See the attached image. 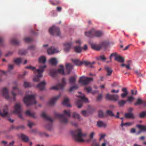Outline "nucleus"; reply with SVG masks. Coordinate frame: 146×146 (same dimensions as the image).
Instances as JSON below:
<instances>
[{
    "label": "nucleus",
    "instance_id": "nucleus-1",
    "mask_svg": "<svg viewBox=\"0 0 146 146\" xmlns=\"http://www.w3.org/2000/svg\"><path fill=\"white\" fill-rule=\"evenodd\" d=\"M46 67V64H42L39 66V68L38 69H36L35 67L31 66H27L25 67V68L33 70L35 72H36L38 74L33 79L34 81L37 82L39 81L40 78L42 77V74L44 72L45 69Z\"/></svg>",
    "mask_w": 146,
    "mask_h": 146
},
{
    "label": "nucleus",
    "instance_id": "nucleus-2",
    "mask_svg": "<svg viewBox=\"0 0 146 146\" xmlns=\"http://www.w3.org/2000/svg\"><path fill=\"white\" fill-rule=\"evenodd\" d=\"M65 115H66L68 117H70L71 113L69 110H64L63 114L57 113L54 114V116L55 117L60 118V121L61 123L66 124L68 122V119L65 117Z\"/></svg>",
    "mask_w": 146,
    "mask_h": 146
},
{
    "label": "nucleus",
    "instance_id": "nucleus-3",
    "mask_svg": "<svg viewBox=\"0 0 146 146\" xmlns=\"http://www.w3.org/2000/svg\"><path fill=\"white\" fill-rule=\"evenodd\" d=\"M70 133L74 139L77 141H83V137L86 136L85 133H82L80 129H78L74 131H71Z\"/></svg>",
    "mask_w": 146,
    "mask_h": 146
},
{
    "label": "nucleus",
    "instance_id": "nucleus-4",
    "mask_svg": "<svg viewBox=\"0 0 146 146\" xmlns=\"http://www.w3.org/2000/svg\"><path fill=\"white\" fill-rule=\"evenodd\" d=\"M23 101L27 106L35 104L36 103L34 95H29L25 96L24 98Z\"/></svg>",
    "mask_w": 146,
    "mask_h": 146
},
{
    "label": "nucleus",
    "instance_id": "nucleus-5",
    "mask_svg": "<svg viewBox=\"0 0 146 146\" xmlns=\"http://www.w3.org/2000/svg\"><path fill=\"white\" fill-rule=\"evenodd\" d=\"M85 35L89 37H100L103 35V33L99 31H96L93 29L90 31L85 32Z\"/></svg>",
    "mask_w": 146,
    "mask_h": 146
},
{
    "label": "nucleus",
    "instance_id": "nucleus-6",
    "mask_svg": "<svg viewBox=\"0 0 146 146\" xmlns=\"http://www.w3.org/2000/svg\"><path fill=\"white\" fill-rule=\"evenodd\" d=\"M41 115L42 117L50 122V123L46 125V128L48 130H51L52 128V122L53 121V119L51 117L46 115L44 112H42Z\"/></svg>",
    "mask_w": 146,
    "mask_h": 146
},
{
    "label": "nucleus",
    "instance_id": "nucleus-7",
    "mask_svg": "<svg viewBox=\"0 0 146 146\" xmlns=\"http://www.w3.org/2000/svg\"><path fill=\"white\" fill-rule=\"evenodd\" d=\"M49 31L50 33L52 35L60 36V34L59 28L55 26L50 27L49 29Z\"/></svg>",
    "mask_w": 146,
    "mask_h": 146
},
{
    "label": "nucleus",
    "instance_id": "nucleus-8",
    "mask_svg": "<svg viewBox=\"0 0 146 146\" xmlns=\"http://www.w3.org/2000/svg\"><path fill=\"white\" fill-rule=\"evenodd\" d=\"M78 97L80 99L77 100L76 104L78 108H81L82 105V102H87L88 99L85 97L84 94H83L81 96H79Z\"/></svg>",
    "mask_w": 146,
    "mask_h": 146
},
{
    "label": "nucleus",
    "instance_id": "nucleus-9",
    "mask_svg": "<svg viewBox=\"0 0 146 146\" xmlns=\"http://www.w3.org/2000/svg\"><path fill=\"white\" fill-rule=\"evenodd\" d=\"M93 78L86 77L84 76L80 77L79 82L84 85H88L91 81L93 80Z\"/></svg>",
    "mask_w": 146,
    "mask_h": 146
},
{
    "label": "nucleus",
    "instance_id": "nucleus-10",
    "mask_svg": "<svg viewBox=\"0 0 146 146\" xmlns=\"http://www.w3.org/2000/svg\"><path fill=\"white\" fill-rule=\"evenodd\" d=\"M21 105L19 103H17L15 106L14 110L13 112L17 114H18V116L19 118L21 119H23L21 113Z\"/></svg>",
    "mask_w": 146,
    "mask_h": 146
},
{
    "label": "nucleus",
    "instance_id": "nucleus-11",
    "mask_svg": "<svg viewBox=\"0 0 146 146\" xmlns=\"http://www.w3.org/2000/svg\"><path fill=\"white\" fill-rule=\"evenodd\" d=\"M106 98L108 100L116 101L119 100V96L117 94L111 95L107 94L106 96Z\"/></svg>",
    "mask_w": 146,
    "mask_h": 146
},
{
    "label": "nucleus",
    "instance_id": "nucleus-12",
    "mask_svg": "<svg viewBox=\"0 0 146 146\" xmlns=\"http://www.w3.org/2000/svg\"><path fill=\"white\" fill-rule=\"evenodd\" d=\"M72 61L74 64H94L96 63L95 61H93L92 63L88 61H80L79 59H72Z\"/></svg>",
    "mask_w": 146,
    "mask_h": 146
},
{
    "label": "nucleus",
    "instance_id": "nucleus-13",
    "mask_svg": "<svg viewBox=\"0 0 146 146\" xmlns=\"http://www.w3.org/2000/svg\"><path fill=\"white\" fill-rule=\"evenodd\" d=\"M20 92L21 90L18 89L17 86H15L13 87V90L11 91V93L12 95L14 96L13 97V101L15 100V96L16 95V93L21 94Z\"/></svg>",
    "mask_w": 146,
    "mask_h": 146
},
{
    "label": "nucleus",
    "instance_id": "nucleus-14",
    "mask_svg": "<svg viewBox=\"0 0 146 146\" xmlns=\"http://www.w3.org/2000/svg\"><path fill=\"white\" fill-rule=\"evenodd\" d=\"M8 107L7 106H4L3 110V113H2L0 110V115L3 117H8L9 116V114L7 112Z\"/></svg>",
    "mask_w": 146,
    "mask_h": 146
},
{
    "label": "nucleus",
    "instance_id": "nucleus-15",
    "mask_svg": "<svg viewBox=\"0 0 146 146\" xmlns=\"http://www.w3.org/2000/svg\"><path fill=\"white\" fill-rule=\"evenodd\" d=\"M2 92L3 95L7 99L9 100L10 99V97L8 93V90L7 88H3L2 90Z\"/></svg>",
    "mask_w": 146,
    "mask_h": 146
},
{
    "label": "nucleus",
    "instance_id": "nucleus-16",
    "mask_svg": "<svg viewBox=\"0 0 146 146\" xmlns=\"http://www.w3.org/2000/svg\"><path fill=\"white\" fill-rule=\"evenodd\" d=\"M60 95L56 96L52 98L48 102V104L50 106H52L54 105L56 100L60 97Z\"/></svg>",
    "mask_w": 146,
    "mask_h": 146
},
{
    "label": "nucleus",
    "instance_id": "nucleus-17",
    "mask_svg": "<svg viewBox=\"0 0 146 146\" xmlns=\"http://www.w3.org/2000/svg\"><path fill=\"white\" fill-rule=\"evenodd\" d=\"M58 52V50L53 46L50 47L47 50L48 53L49 54H52Z\"/></svg>",
    "mask_w": 146,
    "mask_h": 146
},
{
    "label": "nucleus",
    "instance_id": "nucleus-18",
    "mask_svg": "<svg viewBox=\"0 0 146 146\" xmlns=\"http://www.w3.org/2000/svg\"><path fill=\"white\" fill-rule=\"evenodd\" d=\"M96 58L98 60L101 61L106 63V61L109 60L108 59H107L104 54H102L98 57H97Z\"/></svg>",
    "mask_w": 146,
    "mask_h": 146
},
{
    "label": "nucleus",
    "instance_id": "nucleus-19",
    "mask_svg": "<svg viewBox=\"0 0 146 146\" xmlns=\"http://www.w3.org/2000/svg\"><path fill=\"white\" fill-rule=\"evenodd\" d=\"M56 71L57 72L58 74H59L62 75H65L64 68V66L62 65L60 66L58 70H56Z\"/></svg>",
    "mask_w": 146,
    "mask_h": 146
},
{
    "label": "nucleus",
    "instance_id": "nucleus-20",
    "mask_svg": "<svg viewBox=\"0 0 146 146\" xmlns=\"http://www.w3.org/2000/svg\"><path fill=\"white\" fill-rule=\"evenodd\" d=\"M45 85V82L43 81L37 85L36 87L40 90H42L44 89Z\"/></svg>",
    "mask_w": 146,
    "mask_h": 146
},
{
    "label": "nucleus",
    "instance_id": "nucleus-21",
    "mask_svg": "<svg viewBox=\"0 0 146 146\" xmlns=\"http://www.w3.org/2000/svg\"><path fill=\"white\" fill-rule=\"evenodd\" d=\"M118 54L116 52H114L111 53L108 58L109 60L106 61V63H110L111 62L112 57H114V60H115V58L117 57Z\"/></svg>",
    "mask_w": 146,
    "mask_h": 146
},
{
    "label": "nucleus",
    "instance_id": "nucleus-22",
    "mask_svg": "<svg viewBox=\"0 0 146 146\" xmlns=\"http://www.w3.org/2000/svg\"><path fill=\"white\" fill-rule=\"evenodd\" d=\"M92 48L94 50H99L102 48V46L101 45H96L94 44H91Z\"/></svg>",
    "mask_w": 146,
    "mask_h": 146
},
{
    "label": "nucleus",
    "instance_id": "nucleus-23",
    "mask_svg": "<svg viewBox=\"0 0 146 146\" xmlns=\"http://www.w3.org/2000/svg\"><path fill=\"white\" fill-rule=\"evenodd\" d=\"M50 76L53 78H55L57 76L58 73L56 70L54 69L50 70Z\"/></svg>",
    "mask_w": 146,
    "mask_h": 146
},
{
    "label": "nucleus",
    "instance_id": "nucleus-24",
    "mask_svg": "<svg viewBox=\"0 0 146 146\" xmlns=\"http://www.w3.org/2000/svg\"><path fill=\"white\" fill-rule=\"evenodd\" d=\"M115 60L121 63H123L125 59L123 57L118 54L117 57L115 58Z\"/></svg>",
    "mask_w": 146,
    "mask_h": 146
},
{
    "label": "nucleus",
    "instance_id": "nucleus-25",
    "mask_svg": "<svg viewBox=\"0 0 146 146\" xmlns=\"http://www.w3.org/2000/svg\"><path fill=\"white\" fill-rule=\"evenodd\" d=\"M64 50L65 51L68 52L70 49L72 45L71 42L67 43L64 44Z\"/></svg>",
    "mask_w": 146,
    "mask_h": 146
},
{
    "label": "nucleus",
    "instance_id": "nucleus-26",
    "mask_svg": "<svg viewBox=\"0 0 146 146\" xmlns=\"http://www.w3.org/2000/svg\"><path fill=\"white\" fill-rule=\"evenodd\" d=\"M105 69L106 71L107 75L108 76H110L113 72L112 69L110 67L106 66L105 67Z\"/></svg>",
    "mask_w": 146,
    "mask_h": 146
},
{
    "label": "nucleus",
    "instance_id": "nucleus-27",
    "mask_svg": "<svg viewBox=\"0 0 146 146\" xmlns=\"http://www.w3.org/2000/svg\"><path fill=\"white\" fill-rule=\"evenodd\" d=\"M66 68L68 74H69L72 69L73 66L72 64H66Z\"/></svg>",
    "mask_w": 146,
    "mask_h": 146
},
{
    "label": "nucleus",
    "instance_id": "nucleus-28",
    "mask_svg": "<svg viewBox=\"0 0 146 146\" xmlns=\"http://www.w3.org/2000/svg\"><path fill=\"white\" fill-rule=\"evenodd\" d=\"M63 88V85L60 83L58 84L56 86H53L51 88V89L58 90V89L62 90Z\"/></svg>",
    "mask_w": 146,
    "mask_h": 146
},
{
    "label": "nucleus",
    "instance_id": "nucleus-29",
    "mask_svg": "<svg viewBox=\"0 0 146 146\" xmlns=\"http://www.w3.org/2000/svg\"><path fill=\"white\" fill-rule=\"evenodd\" d=\"M69 101V99L68 98H65L64 100L62 102V104L67 107H70L71 105L69 104L68 103Z\"/></svg>",
    "mask_w": 146,
    "mask_h": 146
},
{
    "label": "nucleus",
    "instance_id": "nucleus-30",
    "mask_svg": "<svg viewBox=\"0 0 146 146\" xmlns=\"http://www.w3.org/2000/svg\"><path fill=\"white\" fill-rule=\"evenodd\" d=\"M133 124V122H127L123 123V121H122L121 122V124L120 125L121 126L123 127V126H126L127 127Z\"/></svg>",
    "mask_w": 146,
    "mask_h": 146
},
{
    "label": "nucleus",
    "instance_id": "nucleus-31",
    "mask_svg": "<svg viewBox=\"0 0 146 146\" xmlns=\"http://www.w3.org/2000/svg\"><path fill=\"white\" fill-rule=\"evenodd\" d=\"M25 114L27 115L34 118H35L36 117V116L34 113H31L30 111L29 110H27L26 111Z\"/></svg>",
    "mask_w": 146,
    "mask_h": 146
},
{
    "label": "nucleus",
    "instance_id": "nucleus-32",
    "mask_svg": "<svg viewBox=\"0 0 146 146\" xmlns=\"http://www.w3.org/2000/svg\"><path fill=\"white\" fill-rule=\"evenodd\" d=\"M23 60L22 58H19L13 59V61L14 63L16 64H19L21 63Z\"/></svg>",
    "mask_w": 146,
    "mask_h": 146
},
{
    "label": "nucleus",
    "instance_id": "nucleus-33",
    "mask_svg": "<svg viewBox=\"0 0 146 146\" xmlns=\"http://www.w3.org/2000/svg\"><path fill=\"white\" fill-rule=\"evenodd\" d=\"M50 64H57L58 63V61L55 58H52L49 60Z\"/></svg>",
    "mask_w": 146,
    "mask_h": 146
},
{
    "label": "nucleus",
    "instance_id": "nucleus-34",
    "mask_svg": "<svg viewBox=\"0 0 146 146\" xmlns=\"http://www.w3.org/2000/svg\"><path fill=\"white\" fill-rule=\"evenodd\" d=\"M125 117L126 118L134 119V115L131 113H126L125 115Z\"/></svg>",
    "mask_w": 146,
    "mask_h": 146
},
{
    "label": "nucleus",
    "instance_id": "nucleus-35",
    "mask_svg": "<svg viewBox=\"0 0 146 146\" xmlns=\"http://www.w3.org/2000/svg\"><path fill=\"white\" fill-rule=\"evenodd\" d=\"M137 127L142 131H145L146 132V126L137 125Z\"/></svg>",
    "mask_w": 146,
    "mask_h": 146
},
{
    "label": "nucleus",
    "instance_id": "nucleus-36",
    "mask_svg": "<svg viewBox=\"0 0 146 146\" xmlns=\"http://www.w3.org/2000/svg\"><path fill=\"white\" fill-rule=\"evenodd\" d=\"M46 61V58L44 56H42L40 57L38 59V62L39 63H44Z\"/></svg>",
    "mask_w": 146,
    "mask_h": 146
},
{
    "label": "nucleus",
    "instance_id": "nucleus-37",
    "mask_svg": "<svg viewBox=\"0 0 146 146\" xmlns=\"http://www.w3.org/2000/svg\"><path fill=\"white\" fill-rule=\"evenodd\" d=\"M97 125L99 127H106V124L101 121H98L97 122Z\"/></svg>",
    "mask_w": 146,
    "mask_h": 146
},
{
    "label": "nucleus",
    "instance_id": "nucleus-38",
    "mask_svg": "<svg viewBox=\"0 0 146 146\" xmlns=\"http://www.w3.org/2000/svg\"><path fill=\"white\" fill-rule=\"evenodd\" d=\"M21 137L22 140L25 142L28 141L29 140V137L24 134H22Z\"/></svg>",
    "mask_w": 146,
    "mask_h": 146
},
{
    "label": "nucleus",
    "instance_id": "nucleus-39",
    "mask_svg": "<svg viewBox=\"0 0 146 146\" xmlns=\"http://www.w3.org/2000/svg\"><path fill=\"white\" fill-rule=\"evenodd\" d=\"M143 103V100L140 98H137L134 104L135 106L140 105Z\"/></svg>",
    "mask_w": 146,
    "mask_h": 146
},
{
    "label": "nucleus",
    "instance_id": "nucleus-40",
    "mask_svg": "<svg viewBox=\"0 0 146 146\" xmlns=\"http://www.w3.org/2000/svg\"><path fill=\"white\" fill-rule=\"evenodd\" d=\"M82 49V48L80 46H76L74 47V51L77 53H80Z\"/></svg>",
    "mask_w": 146,
    "mask_h": 146
},
{
    "label": "nucleus",
    "instance_id": "nucleus-41",
    "mask_svg": "<svg viewBox=\"0 0 146 146\" xmlns=\"http://www.w3.org/2000/svg\"><path fill=\"white\" fill-rule=\"evenodd\" d=\"M69 80L70 83L74 84L76 81V78L72 76L69 78Z\"/></svg>",
    "mask_w": 146,
    "mask_h": 146
},
{
    "label": "nucleus",
    "instance_id": "nucleus-42",
    "mask_svg": "<svg viewBox=\"0 0 146 146\" xmlns=\"http://www.w3.org/2000/svg\"><path fill=\"white\" fill-rule=\"evenodd\" d=\"M126 102V100H120L118 101V103L119 106L122 107L125 104Z\"/></svg>",
    "mask_w": 146,
    "mask_h": 146
},
{
    "label": "nucleus",
    "instance_id": "nucleus-43",
    "mask_svg": "<svg viewBox=\"0 0 146 146\" xmlns=\"http://www.w3.org/2000/svg\"><path fill=\"white\" fill-rule=\"evenodd\" d=\"M73 117L74 118L77 119H79L80 118L79 115L75 112H74L73 113Z\"/></svg>",
    "mask_w": 146,
    "mask_h": 146
},
{
    "label": "nucleus",
    "instance_id": "nucleus-44",
    "mask_svg": "<svg viewBox=\"0 0 146 146\" xmlns=\"http://www.w3.org/2000/svg\"><path fill=\"white\" fill-rule=\"evenodd\" d=\"M11 43L17 45L19 44V41L15 38H13L11 40Z\"/></svg>",
    "mask_w": 146,
    "mask_h": 146
},
{
    "label": "nucleus",
    "instance_id": "nucleus-45",
    "mask_svg": "<svg viewBox=\"0 0 146 146\" xmlns=\"http://www.w3.org/2000/svg\"><path fill=\"white\" fill-rule=\"evenodd\" d=\"M78 86L77 85H75L72 87H71L68 90L69 92H71L74 90H76L78 89Z\"/></svg>",
    "mask_w": 146,
    "mask_h": 146
},
{
    "label": "nucleus",
    "instance_id": "nucleus-46",
    "mask_svg": "<svg viewBox=\"0 0 146 146\" xmlns=\"http://www.w3.org/2000/svg\"><path fill=\"white\" fill-rule=\"evenodd\" d=\"M50 2L51 4L53 5H56L60 3L59 1L56 0H50Z\"/></svg>",
    "mask_w": 146,
    "mask_h": 146
},
{
    "label": "nucleus",
    "instance_id": "nucleus-47",
    "mask_svg": "<svg viewBox=\"0 0 146 146\" xmlns=\"http://www.w3.org/2000/svg\"><path fill=\"white\" fill-rule=\"evenodd\" d=\"M27 53V52L26 50L23 49L19 50L18 52L19 54L21 55H25Z\"/></svg>",
    "mask_w": 146,
    "mask_h": 146
},
{
    "label": "nucleus",
    "instance_id": "nucleus-48",
    "mask_svg": "<svg viewBox=\"0 0 146 146\" xmlns=\"http://www.w3.org/2000/svg\"><path fill=\"white\" fill-rule=\"evenodd\" d=\"M134 98L132 96H129L128 97L127 99L126 100V102L127 101L129 102H131L133 101L134 100Z\"/></svg>",
    "mask_w": 146,
    "mask_h": 146
},
{
    "label": "nucleus",
    "instance_id": "nucleus-49",
    "mask_svg": "<svg viewBox=\"0 0 146 146\" xmlns=\"http://www.w3.org/2000/svg\"><path fill=\"white\" fill-rule=\"evenodd\" d=\"M131 64H121L122 67H125L127 69H131Z\"/></svg>",
    "mask_w": 146,
    "mask_h": 146
},
{
    "label": "nucleus",
    "instance_id": "nucleus-50",
    "mask_svg": "<svg viewBox=\"0 0 146 146\" xmlns=\"http://www.w3.org/2000/svg\"><path fill=\"white\" fill-rule=\"evenodd\" d=\"M24 86L25 88L30 87L31 86V83L28 82H25L24 84Z\"/></svg>",
    "mask_w": 146,
    "mask_h": 146
},
{
    "label": "nucleus",
    "instance_id": "nucleus-51",
    "mask_svg": "<svg viewBox=\"0 0 146 146\" xmlns=\"http://www.w3.org/2000/svg\"><path fill=\"white\" fill-rule=\"evenodd\" d=\"M106 114L110 116H114V115L112 111L110 110H108L106 111Z\"/></svg>",
    "mask_w": 146,
    "mask_h": 146
},
{
    "label": "nucleus",
    "instance_id": "nucleus-52",
    "mask_svg": "<svg viewBox=\"0 0 146 146\" xmlns=\"http://www.w3.org/2000/svg\"><path fill=\"white\" fill-rule=\"evenodd\" d=\"M32 38L28 37H27L25 38V42H29L32 41Z\"/></svg>",
    "mask_w": 146,
    "mask_h": 146
},
{
    "label": "nucleus",
    "instance_id": "nucleus-53",
    "mask_svg": "<svg viewBox=\"0 0 146 146\" xmlns=\"http://www.w3.org/2000/svg\"><path fill=\"white\" fill-rule=\"evenodd\" d=\"M98 116L100 117H102L104 116V113L102 110H100L98 113Z\"/></svg>",
    "mask_w": 146,
    "mask_h": 146
},
{
    "label": "nucleus",
    "instance_id": "nucleus-54",
    "mask_svg": "<svg viewBox=\"0 0 146 146\" xmlns=\"http://www.w3.org/2000/svg\"><path fill=\"white\" fill-rule=\"evenodd\" d=\"M146 115V112L145 111L142 112L139 114V117L141 118L144 117Z\"/></svg>",
    "mask_w": 146,
    "mask_h": 146
},
{
    "label": "nucleus",
    "instance_id": "nucleus-55",
    "mask_svg": "<svg viewBox=\"0 0 146 146\" xmlns=\"http://www.w3.org/2000/svg\"><path fill=\"white\" fill-rule=\"evenodd\" d=\"M27 74V72L25 71L23 74L20 75L19 76V77L20 78H23Z\"/></svg>",
    "mask_w": 146,
    "mask_h": 146
},
{
    "label": "nucleus",
    "instance_id": "nucleus-56",
    "mask_svg": "<svg viewBox=\"0 0 146 146\" xmlns=\"http://www.w3.org/2000/svg\"><path fill=\"white\" fill-rule=\"evenodd\" d=\"M135 74L138 76L141 77L142 76V74H141V73L139 72L138 70H136L135 71Z\"/></svg>",
    "mask_w": 146,
    "mask_h": 146
},
{
    "label": "nucleus",
    "instance_id": "nucleus-57",
    "mask_svg": "<svg viewBox=\"0 0 146 146\" xmlns=\"http://www.w3.org/2000/svg\"><path fill=\"white\" fill-rule=\"evenodd\" d=\"M100 141H102V139H104V140H105L104 139V137L106 136V134H100Z\"/></svg>",
    "mask_w": 146,
    "mask_h": 146
},
{
    "label": "nucleus",
    "instance_id": "nucleus-58",
    "mask_svg": "<svg viewBox=\"0 0 146 146\" xmlns=\"http://www.w3.org/2000/svg\"><path fill=\"white\" fill-rule=\"evenodd\" d=\"M102 98V96L101 94H99L97 98V101L98 102L100 101Z\"/></svg>",
    "mask_w": 146,
    "mask_h": 146
},
{
    "label": "nucleus",
    "instance_id": "nucleus-59",
    "mask_svg": "<svg viewBox=\"0 0 146 146\" xmlns=\"http://www.w3.org/2000/svg\"><path fill=\"white\" fill-rule=\"evenodd\" d=\"M85 89L88 92H90L92 90L90 86L88 87L85 88Z\"/></svg>",
    "mask_w": 146,
    "mask_h": 146
},
{
    "label": "nucleus",
    "instance_id": "nucleus-60",
    "mask_svg": "<svg viewBox=\"0 0 146 146\" xmlns=\"http://www.w3.org/2000/svg\"><path fill=\"white\" fill-rule=\"evenodd\" d=\"M62 83L61 84L63 85L64 87L66 84L65 78L64 77L62 79Z\"/></svg>",
    "mask_w": 146,
    "mask_h": 146
},
{
    "label": "nucleus",
    "instance_id": "nucleus-61",
    "mask_svg": "<svg viewBox=\"0 0 146 146\" xmlns=\"http://www.w3.org/2000/svg\"><path fill=\"white\" fill-rule=\"evenodd\" d=\"M128 94V93H124L121 94V97L122 98H124L126 97Z\"/></svg>",
    "mask_w": 146,
    "mask_h": 146
},
{
    "label": "nucleus",
    "instance_id": "nucleus-62",
    "mask_svg": "<svg viewBox=\"0 0 146 146\" xmlns=\"http://www.w3.org/2000/svg\"><path fill=\"white\" fill-rule=\"evenodd\" d=\"M13 64H9L8 66V69L9 71L12 70L13 68Z\"/></svg>",
    "mask_w": 146,
    "mask_h": 146
},
{
    "label": "nucleus",
    "instance_id": "nucleus-63",
    "mask_svg": "<svg viewBox=\"0 0 146 146\" xmlns=\"http://www.w3.org/2000/svg\"><path fill=\"white\" fill-rule=\"evenodd\" d=\"M35 125V123H32L29 122V124H28V126L30 127V128H31L32 126L34 125Z\"/></svg>",
    "mask_w": 146,
    "mask_h": 146
},
{
    "label": "nucleus",
    "instance_id": "nucleus-64",
    "mask_svg": "<svg viewBox=\"0 0 146 146\" xmlns=\"http://www.w3.org/2000/svg\"><path fill=\"white\" fill-rule=\"evenodd\" d=\"M35 48V46L34 45H31L29 46L28 48V49L30 50H34Z\"/></svg>",
    "mask_w": 146,
    "mask_h": 146
}]
</instances>
